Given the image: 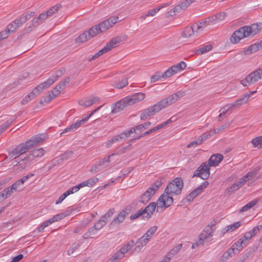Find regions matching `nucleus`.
<instances>
[{
    "label": "nucleus",
    "instance_id": "338daca9",
    "mask_svg": "<svg viewBox=\"0 0 262 262\" xmlns=\"http://www.w3.org/2000/svg\"><path fill=\"white\" fill-rule=\"evenodd\" d=\"M175 74L174 72L173 71V69L171 68H169L163 74L162 77L164 78L170 77L172 75Z\"/></svg>",
    "mask_w": 262,
    "mask_h": 262
},
{
    "label": "nucleus",
    "instance_id": "7c9ffc66",
    "mask_svg": "<svg viewBox=\"0 0 262 262\" xmlns=\"http://www.w3.org/2000/svg\"><path fill=\"white\" fill-rule=\"evenodd\" d=\"M262 47V41L260 43H255L251 45L248 47L245 51L246 54H249L254 53L259 50V48Z\"/></svg>",
    "mask_w": 262,
    "mask_h": 262
},
{
    "label": "nucleus",
    "instance_id": "a19ab883",
    "mask_svg": "<svg viewBox=\"0 0 262 262\" xmlns=\"http://www.w3.org/2000/svg\"><path fill=\"white\" fill-rule=\"evenodd\" d=\"M50 17L46 11L40 13L38 16L34 17L39 25L42 24L47 18Z\"/></svg>",
    "mask_w": 262,
    "mask_h": 262
},
{
    "label": "nucleus",
    "instance_id": "dca6fc26",
    "mask_svg": "<svg viewBox=\"0 0 262 262\" xmlns=\"http://www.w3.org/2000/svg\"><path fill=\"white\" fill-rule=\"evenodd\" d=\"M159 111V108L157 107V105L155 104L149 106L148 108L142 110L140 114V118L141 120H145L148 117L154 115Z\"/></svg>",
    "mask_w": 262,
    "mask_h": 262
},
{
    "label": "nucleus",
    "instance_id": "4468645a",
    "mask_svg": "<svg viewBox=\"0 0 262 262\" xmlns=\"http://www.w3.org/2000/svg\"><path fill=\"white\" fill-rule=\"evenodd\" d=\"M119 20V17L113 16L99 23V32H104L117 23Z\"/></svg>",
    "mask_w": 262,
    "mask_h": 262
},
{
    "label": "nucleus",
    "instance_id": "72a5a7b5",
    "mask_svg": "<svg viewBox=\"0 0 262 262\" xmlns=\"http://www.w3.org/2000/svg\"><path fill=\"white\" fill-rule=\"evenodd\" d=\"M246 242L244 240L243 238H241L237 240L234 244H233V246L236 250L239 251L243 248L246 246Z\"/></svg>",
    "mask_w": 262,
    "mask_h": 262
},
{
    "label": "nucleus",
    "instance_id": "a211bd4d",
    "mask_svg": "<svg viewBox=\"0 0 262 262\" xmlns=\"http://www.w3.org/2000/svg\"><path fill=\"white\" fill-rule=\"evenodd\" d=\"M35 12L29 11L26 14H22L19 18L15 19L14 20L16 21L18 27L23 25L28 20L30 19L32 17L35 15Z\"/></svg>",
    "mask_w": 262,
    "mask_h": 262
},
{
    "label": "nucleus",
    "instance_id": "09e8293b",
    "mask_svg": "<svg viewBox=\"0 0 262 262\" xmlns=\"http://www.w3.org/2000/svg\"><path fill=\"white\" fill-rule=\"evenodd\" d=\"M212 46L211 45L205 46L196 51V53L199 55H201L205 53L212 49Z\"/></svg>",
    "mask_w": 262,
    "mask_h": 262
},
{
    "label": "nucleus",
    "instance_id": "603ef678",
    "mask_svg": "<svg viewBox=\"0 0 262 262\" xmlns=\"http://www.w3.org/2000/svg\"><path fill=\"white\" fill-rule=\"evenodd\" d=\"M123 139L121 134L119 135L115 136L112 139L110 140L106 143V147H109L111 145L114 143L120 141Z\"/></svg>",
    "mask_w": 262,
    "mask_h": 262
},
{
    "label": "nucleus",
    "instance_id": "69168bd1",
    "mask_svg": "<svg viewBox=\"0 0 262 262\" xmlns=\"http://www.w3.org/2000/svg\"><path fill=\"white\" fill-rule=\"evenodd\" d=\"M141 215L144 216V214L142 210L140 209L139 210H138L135 213L132 214L130 216V219L131 220H134L135 219L138 218L139 217H140Z\"/></svg>",
    "mask_w": 262,
    "mask_h": 262
},
{
    "label": "nucleus",
    "instance_id": "2f4dec72",
    "mask_svg": "<svg viewBox=\"0 0 262 262\" xmlns=\"http://www.w3.org/2000/svg\"><path fill=\"white\" fill-rule=\"evenodd\" d=\"M186 67V64L185 62L182 61L176 65H174L171 67L173 69V71L175 74L182 71L184 70Z\"/></svg>",
    "mask_w": 262,
    "mask_h": 262
},
{
    "label": "nucleus",
    "instance_id": "393cba45",
    "mask_svg": "<svg viewBox=\"0 0 262 262\" xmlns=\"http://www.w3.org/2000/svg\"><path fill=\"white\" fill-rule=\"evenodd\" d=\"M45 135L38 134L32 137L31 139L28 140V142L30 143L31 148L37 145L38 143L45 139Z\"/></svg>",
    "mask_w": 262,
    "mask_h": 262
},
{
    "label": "nucleus",
    "instance_id": "a878e982",
    "mask_svg": "<svg viewBox=\"0 0 262 262\" xmlns=\"http://www.w3.org/2000/svg\"><path fill=\"white\" fill-rule=\"evenodd\" d=\"M97 100V98L91 97L90 98H86L80 100L78 101V103L80 105L86 107L92 105L94 103L96 102Z\"/></svg>",
    "mask_w": 262,
    "mask_h": 262
},
{
    "label": "nucleus",
    "instance_id": "b1692460",
    "mask_svg": "<svg viewBox=\"0 0 262 262\" xmlns=\"http://www.w3.org/2000/svg\"><path fill=\"white\" fill-rule=\"evenodd\" d=\"M148 242V238L143 235L135 242V250L137 251V253H139L142 247L145 246Z\"/></svg>",
    "mask_w": 262,
    "mask_h": 262
},
{
    "label": "nucleus",
    "instance_id": "423d86ee",
    "mask_svg": "<svg viewBox=\"0 0 262 262\" xmlns=\"http://www.w3.org/2000/svg\"><path fill=\"white\" fill-rule=\"evenodd\" d=\"M184 91H178L177 92L162 99L161 100L156 103V104L160 111L161 110L176 102L180 98L184 96Z\"/></svg>",
    "mask_w": 262,
    "mask_h": 262
},
{
    "label": "nucleus",
    "instance_id": "3c124183",
    "mask_svg": "<svg viewBox=\"0 0 262 262\" xmlns=\"http://www.w3.org/2000/svg\"><path fill=\"white\" fill-rule=\"evenodd\" d=\"M65 88L64 84H61V83L56 85L51 91L52 93H54V96H57L60 93L61 91L64 89Z\"/></svg>",
    "mask_w": 262,
    "mask_h": 262
},
{
    "label": "nucleus",
    "instance_id": "7ed1b4c3",
    "mask_svg": "<svg viewBox=\"0 0 262 262\" xmlns=\"http://www.w3.org/2000/svg\"><path fill=\"white\" fill-rule=\"evenodd\" d=\"M145 97V94L143 93H137L126 97L116 103L112 110V112L113 113H118L128 105H133L143 100Z\"/></svg>",
    "mask_w": 262,
    "mask_h": 262
},
{
    "label": "nucleus",
    "instance_id": "e2e57ef3",
    "mask_svg": "<svg viewBox=\"0 0 262 262\" xmlns=\"http://www.w3.org/2000/svg\"><path fill=\"white\" fill-rule=\"evenodd\" d=\"M128 84L127 80L126 77L122 79L121 81L118 82L115 84V87L118 89H121L127 85Z\"/></svg>",
    "mask_w": 262,
    "mask_h": 262
},
{
    "label": "nucleus",
    "instance_id": "0e129e2a",
    "mask_svg": "<svg viewBox=\"0 0 262 262\" xmlns=\"http://www.w3.org/2000/svg\"><path fill=\"white\" fill-rule=\"evenodd\" d=\"M18 28L19 27H18V25L16 24V21L14 20L13 22H12L8 26L7 29L10 32H13L15 31L16 30H17Z\"/></svg>",
    "mask_w": 262,
    "mask_h": 262
},
{
    "label": "nucleus",
    "instance_id": "2eb2a0df",
    "mask_svg": "<svg viewBox=\"0 0 262 262\" xmlns=\"http://www.w3.org/2000/svg\"><path fill=\"white\" fill-rule=\"evenodd\" d=\"M208 184L209 183L207 181L204 182L198 188L192 190L191 193L186 196L185 198L187 202H191L192 201L195 197L201 193L204 189L207 187Z\"/></svg>",
    "mask_w": 262,
    "mask_h": 262
},
{
    "label": "nucleus",
    "instance_id": "bf43d9fd",
    "mask_svg": "<svg viewBox=\"0 0 262 262\" xmlns=\"http://www.w3.org/2000/svg\"><path fill=\"white\" fill-rule=\"evenodd\" d=\"M80 243H75L73 244L71 248L68 250V254L71 255L80 246Z\"/></svg>",
    "mask_w": 262,
    "mask_h": 262
},
{
    "label": "nucleus",
    "instance_id": "aec40b11",
    "mask_svg": "<svg viewBox=\"0 0 262 262\" xmlns=\"http://www.w3.org/2000/svg\"><path fill=\"white\" fill-rule=\"evenodd\" d=\"M156 208V203H150L144 209H142L144 215L143 216V218L149 219L153 214Z\"/></svg>",
    "mask_w": 262,
    "mask_h": 262
},
{
    "label": "nucleus",
    "instance_id": "ea45409f",
    "mask_svg": "<svg viewBox=\"0 0 262 262\" xmlns=\"http://www.w3.org/2000/svg\"><path fill=\"white\" fill-rule=\"evenodd\" d=\"M251 143L254 147L262 148V136L254 138L252 140Z\"/></svg>",
    "mask_w": 262,
    "mask_h": 262
},
{
    "label": "nucleus",
    "instance_id": "6ab92c4d",
    "mask_svg": "<svg viewBox=\"0 0 262 262\" xmlns=\"http://www.w3.org/2000/svg\"><path fill=\"white\" fill-rule=\"evenodd\" d=\"M223 156L222 155L217 154L212 155L208 160L207 164L210 166H216L223 160Z\"/></svg>",
    "mask_w": 262,
    "mask_h": 262
},
{
    "label": "nucleus",
    "instance_id": "680f3d73",
    "mask_svg": "<svg viewBox=\"0 0 262 262\" xmlns=\"http://www.w3.org/2000/svg\"><path fill=\"white\" fill-rule=\"evenodd\" d=\"M181 10V9L180 8V6L178 5L176 6L175 7H174L173 9L168 11V13L169 15L172 16L176 15L177 13L180 12Z\"/></svg>",
    "mask_w": 262,
    "mask_h": 262
},
{
    "label": "nucleus",
    "instance_id": "412c9836",
    "mask_svg": "<svg viewBox=\"0 0 262 262\" xmlns=\"http://www.w3.org/2000/svg\"><path fill=\"white\" fill-rule=\"evenodd\" d=\"M98 111V107L93 111L86 118L81 120H77L74 123L71 125V128H73V130L76 129L77 128L80 127L82 124L85 123L94 114Z\"/></svg>",
    "mask_w": 262,
    "mask_h": 262
},
{
    "label": "nucleus",
    "instance_id": "473e14b6",
    "mask_svg": "<svg viewBox=\"0 0 262 262\" xmlns=\"http://www.w3.org/2000/svg\"><path fill=\"white\" fill-rule=\"evenodd\" d=\"M97 228L96 227V224H95L94 226L90 228L88 231L84 234V238H93L95 235L97 234Z\"/></svg>",
    "mask_w": 262,
    "mask_h": 262
},
{
    "label": "nucleus",
    "instance_id": "5fc2aeb1",
    "mask_svg": "<svg viewBox=\"0 0 262 262\" xmlns=\"http://www.w3.org/2000/svg\"><path fill=\"white\" fill-rule=\"evenodd\" d=\"M182 247V244H180L178 245L177 246L174 247L173 249H172L168 253V255H170V256L173 257L174 255H176L181 249Z\"/></svg>",
    "mask_w": 262,
    "mask_h": 262
},
{
    "label": "nucleus",
    "instance_id": "f8f14e48",
    "mask_svg": "<svg viewBox=\"0 0 262 262\" xmlns=\"http://www.w3.org/2000/svg\"><path fill=\"white\" fill-rule=\"evenodd\" d=\"M210 166L207 164V162L203 163L194 171L193 177H200L203 180L207 179L210 175Z\"/></svg>",
    "mask_w": 262,
    "mask_h": 262
},
{
    "label": "nucleus",
    "instance_id": "f3484780",
    "mask_svg": "<svg viewBox=\"0 0 262 262\" xmlns=\"http://www.w3.org/2000/svg\"><path fill=\"white\" fill-rule=\"evenodd\" d=\"M212 236V229L210 226H206L202 232L200 234L198 239L200 240V244H203L207 239Z\"/></svg>",
    "mask_w": 262,
    "mask_h": 262
},
{
    "label": "nucleus",
    "instance_id": "37998d69",
    "mask_svg": "<svg viewBox=\"0 0 262 262\" xmlns=\"http://www.w3.org/2000/svg\"><path fill=\"white\" fill-rule=\"evenodd\" d=\"M235 249L233 247V245L231 247L229 248L226 252H225L223 255V258L227 259L229 257H232L235 254Z\"/></svg>",
    "mask_w": 262,
    "mask_h": 262
},
{
    "label": "nucleus",
    "instance_id": "f257e3e1",
    "mask_svg": "<svg viewBox=\"0 0 262 262\" xmlns=\"http://www.w3.org/2000/svg\"><path fill=\"white\" fill-rule=\"evenodd\" d=\"M183 186V180L181 178L178 177L172 180L167 184L164 193L158 199V206L167 208L171 205L173 202L172 196L180 194Z\"/></svg>",
    "mask_w": 262,
    "mask_h": 262
},
{
    "label": "nucleus",
    "instance_id": "8fccbe9b",
    "mask_svg": "<svg viewBox=\"0 0 262 262\" xmlns=\"http://www.w3.org/2000/svg\"><path fill=\"white\" fill-rule=\"evenodd\" d=\"M55 81H56V79H53L51 77L48 78L46 81L40 83V85L43 89H46L50 87Z\"/></svg>",
    "mask_w": 262,
    "mask_h": 262
},
{
    "label": "nucleus",
    "instance_id": "39448f33",
    "mask_svg": "<svg viewBox=\"0 0 262 262\" xmlns=\"http://www.w3.org/2000/svg\"><path fill=\"white\" fill-rule=\"evenodd\" d=\"M31 148L30 143L27 141L17 145L11 152L9 153L8 157L9 159L15 160L16 164H19V166H20V163H21V160H20V159L18 158Z\"/></svg>",
    "mask_w": 262,
    "mask_h": 262
},
{
    "label": "nucleus",
    "instance_id": "13d9d810",
    "mask_svg": "<svg viewBox=\"0 0 262 262\" xmlns=\"http://www.w3.org/2000/svg\"><path fill=\"white\" fill-rule=\"evenodd\" d=\"M159 129H160V127H159V125H157V126L151 128V129H150L149 130H148V131H146L145 132V133H144L143 134H141V135L139 136L138 137H137L136 139H135V140L136 139H140V138L142 137H144V136H145L146 135H148L150 134H151Z\"/></svg>",
    "mask_w": 262,
    "mask_h": 262
},
{
    "label": "nucleus",
    "instance_id": "864d4df0",
    "mask_svg": "<svg viewBox=\"0 0 262 262\" xmlns=\"http://www.w3.org/2000/svg\"><path fill=\"white\" fill-rule=\"evenodd\" d=\"M207 26L206 24H201V21L199 24H194L192 26L193 29L194 30V32L196 33H199L203 31V28Z\"/></svg>",
    "mask_w": 262,
    "mask_h": 262
},
{
    "label": "nucleus",
    "instance_id": "1a4fd4ad",
    "mask_svg": "<svg viewBox=\"0 0 262 262\" xmlns=\"http://www.w3.org/2000/svg\"><path fill=\"white\" fill-rule=\"evenodd\" d=\"M44 155V150L42 148H35L27 154L26 157L21 159V163H20V167L23 169L30 164L35 158L41 157Z\"/></svg>",
    "mask_w": 262,
    "mask_h": 262
},
{
    "label": "nucleus",
    "instance_id": "c03bdc74",
    "mask_svg": "<svg viewBox=\"0 0 262 262\" xmlns=\"http://www.w3.org/2000/svg\"><path fill=\"white\" fill-rule=\"evenodd\" d=\"M150 122L148 121L143 124L136 126L135 127H134V132L136 133H137V130L140 132L143 130L147 128L150 125Z\"/></svg>",
    "mask_w": 262,
    "mask_h": 262
},
{
    "label": "nucleus",
    "instance_id": "c85d7f7f",
    "mask_svg": "<svg viewBox=\"0 0 262 262\" xmlns=\"http://www.w3.org/2000/svg\"><path fill=\"white\" fill-rule=\"evenodd\" d=\"M39 26L37 21L34 18L30 22L27 23L25 28V31L26 32H30L35 29L36 27Z\"/></svg>",
    "mask_w": 262,
    "mask_h": 262
},
{
    "label": "nucleus",
    "instance_id": "20e7f679",
    "mask_svg": "<svg viewBox=\"0 0 262 262\" xmlns=\"http://www.w3.org/2000/svg\"><path fill=\"white\" fill-rule=\"evenodd\" d=\"M257 171V170H253L249 171L246 174L241 178L238 181L235 182L231 186L228 188L226 191L228 192L232 193L237 190L246 182L251 181V183H252L256 181L258 179Z\"/></svg>",
    "mask_w": 262,
    "mask_h": 262
},
{
    "label": "nucleus",
    "instance_id": "58836bf2",
    "mask_svg": "<svg viewBox=\"0 0 262 262\" xmlns=\"http://www.w3.org/2000/svg\"><path fill=\"white\" fill-rule=\"evenodd\" d=\"M258 202L257 200H254L248 204H247L246 205L243 206L239 210V212H243L245 211H247L249 210H250L252 207H253Z\"/></svg>",
    "mask_w": 262,
    "mask_h": 262
},
{
    "label": "nucleus",
    "instance_id": "6e6d98bb",
    "mask_svg": "<svg viewBox=\"0 0 262 262\" xmlns=\"http://www.w3.org/2000/svg\"><path fill=\"white\" fill-rule=\"evenodd\" d=\"M60 8V6L58 5H56L51 8H50L48 10H47L46 12H47L48 14H49V16L51 17L53 14H55L58 12Z\"/></svg>",
    "mask_w": 262,
    "mask_h": 262
},
{
    "label": "nucleus",
    "instance_id": "774afa93",
    "mask_svg": "<svg viewBox=\"0 0 262 262\" xmlns=\"http://www.w3.org/2000/svg\"><path fill=\"white\" fill-rule=\"evenodd\" d=\"M212 136V132L210 130L208 132H206L203 134L202 135H201L200 138H201V140L202 141H205L207 140L209 137H211Z\"/></svg>",
    "mask_w": 262,
    "mask_h": 262
},
{
    "label": "nucleus",
    "instance_id": "de8ad7c7",
    "mask_svg": "<svg viewBox=\"0 0 262 262\" xmlns=\"http://www.w3.org/2000/svg\"><path fill=\"white\" fill-rule=\"evenodd\" d=\"M157 230V227L156 226H152L147 231V232L144 234V236L148 238L149 241L151 238L152 235L156 232Z\"/></svg>",
    "mask_w": 262,
    "mask_h": 262
},
{
    "label": "nucleus",
    "instance_id": "4be33fe9",
    "mask_svg": "<svg viewBox=\"0 0 262 262\" xmlns=\"http://www.w3.org/2000/svg\"><path fill=\"white\" fill-rule=\"evenodd\" d=\"M127 209L122 210L118 215L113 220L111 223L112 225H118L123 222L128 213L126 211Z\"/></svg>",
    "mask_w": 262,
    "mask_h": 262
},
{
    "label": "nucleus",
    "instance_id": "49530a36",
    "mask_svg": "<svg viewBox=\"0 0 262 262\" xmlns=\"http://www.w3.org/2000/svg\"><path fill=\"white\" fill-rule=\"evenodd\" d=\"M194 32V30L193 29L192 26V27H188L185 28L184 31H183L182 33V35L184 37H189L190 36H191Z\"/></svg>",
    "mask_w": 262,
    "mask_h": 262
},
{
    "label": "nucleus",
    "instance_id": "4c0bfd02",
    "mask_svg": "<svg viewBox=\"0 0 262 262\" xmlns=\"http://www.w3.org/2000/svg\"><path fill=\"white\" fill-rule=\"evenodd\" d=\"M90 38L89 36H88L87 32H84L83 33L81 34L78 37H77L75 39V42L76 43H82L84 42L89 39H90Z\"/></svg>",
    "mask_w": 262,
    "mask_h": 262
},
{
    "label": "nucleus",
    "instance_id": "f03ea898",
    "mask_svg": "<svg viewBox=\"0 0 262 262\" xmlns=\"http://www.w3.org/2000/svg\"><path fill=\"white\" fill-rule=\"evenodd\" d=\"M261 29L262 23L252 24L250 26L240 27L231 36L230 41L232 43H237L244 38L252 37L257 34Z\"/></svg>",
    "mask_w": 262,
    "mask_h": 262
},
{
    "label": "nucleus",
    "instance_id": "6e6552de",
    "mask_svg": "<svg viewBox=\"0 0 262 262\" xmlns=\"http://www.w3.org/2000/svg\"><path fill=\"white\" fill-rule=\"evenodd\" d=\"M135 242L133 239L129 241L125 244L119 250H118L114 255L119 260L124 257L125 254L128 252L130 255L137 253V251L135 250Z\"/></svg>",
    "mask_w": 262,
    "mask_h": 262
},
{
    "label": "nucleus",
    "instance_id": "052dcab7",
    "mask_svg": "<svg viewBox=\"0 0 262 262\" xmlns=\"http://www.w3.org/2000/svg\"><path fill=\"white\" fill-rule=\"evenodd\" d=\"M195 0H185L179 4L181 10H184L187 8L191 3L195 2Z\"/></svg>",
    "mask_w": 262,
    "mask_h": 262
},
{
    "label": "nucleus",
    "instance_id": "9d476101",
    "mask_svg": "<svg viewBox=\"0 0 262 262\" xmlns=\"http://www.w3.org/2000/svg\"><path fill=\"white\" fill-rule=\"evenodd\" d=\"M248 95H243L240 98L237 99L236 101L227 104L223 107L220 112H221V114L219 116V121H221L220 118L222 117L228 111L234 109L236 107H238L242 105L247 103L248 100Z\"/></svg>",
    "mask_w": 262,
    "mask_h": 262
},
{
    "label": "nucleus",
    "instance_id": "5701e85b",
    "mask_svg": "<svg viewBox=\"0 0 262 262\" xmlns=\"http://www.w3.org/2000/svg\"><path fill=\"white\" fill-rule=\"evenodd\" d=\"M115 212V209H109L99 220V229L103 227L107 223L108 219L113 215Z\"/></svg>",
    "mask_w": 262,
    "mask_h": 262
},
{
    "label": "nucleus",
    "instance_id": "0eeeda50",
    "mask_svg": "<svg viewBox=\"0 0 262 262\" xmlns=\"http://www.w3.org/2000/svg\"><path fill=\"white\" fill-rule=\"evenodd\" d=\"M162 184L163 179L161 178L158 179L140 197L139 202L143 204L147 203Z\"/></svg>",
    "mask_w": 262,
    "mask_h": 262
},
{
    "label": "nucleus",
    "instance_id": "e433bc0d",
    "mask_svg": "<svg viewBox=\"0 0 262 262\" xmlns=\"http://www.w3.org/2000/svg\"><path fill=\"white\" fill-rule=\"evenodd\" d=\"M71 213V211L69 210H67L66 211H64L63 212L60 213L59 214H57L55 215H54L52 218L54 220V222H57L58 221H60L62 219H63L66 216H68Z\"/></svg>",
    "mask_w": 262,
    "mask_h": 262
},
{
    "label": "nucleus",
    "instance_id": "9b49d317",
    "mask_svg": "<svg viewBox=\"0 0 262 262\" xmlns=\"http://www.w3.org/2000/svg\"><path fill=\"white\" fill-rule=\"evenodd\" d=\"M262 79V68H259L250 73L246 77L241 80V83L247 86Z\"/></svg>",
    "mask_w": 262,
    "mask_h": 262
},
{
    "label": "nucleus",
    "instance_id": "cd10ccee",
    "mask_svg": "<svg viewBox=\"0 0 262 262\" xmlns=\"http://www.w3.org/2000/svg\"><path fill=\"white\" fill-rule=\"evenodd\" d=\"M241 225L240 222H236L230 225L226 226L224 229H222L221 232L223 234H225L227 232H231L238 228Z\"/></svg>",
    "mask_w": 262,
    "mask_h": 262
},
{
    "label": "nucleus",
    "instance_id": "4d7b16f0",
    "mask_svg": "<svg viewBox=\"0 0 262 262\" xmlns=\"http://www.w3.org/2000/svg\"><path fill=\"white\" fill-rule=\"evenodd\" d=\"M44 89L41 86L40 84L37 86H36L31 92L32 94V97H35L37 95L39 94Z\"/></svg>",
    "mask_w": 262,
    "mask_h": 262
},
{
    "label": "nucleus",
    "instance_id": "c756f323",
    "mask_svg": "<svg viewBox=\"0 0 262 262\" xmlns=\"http://www.w3.org/2000/svg\"><path fill=\"white\" fill-rule=\"evenodd\" d=\"M98 181V179L97 178L93 177L79 183V186H83V187L85 186L92 187L95 185Z\"/></svg>",
    "mask_w": 262,
    "mask_h": 262
},
{
    "label": "nucleus",
    "instance_id": "a18cd8bd",
    "mask_svg": "<svg viewBox=\"0 0 262 262\" xmlns=\"http://www.w3.org/2000/svg\"><path fill=\"white\" fill-rule=\"evenodd\" d=\"M56 96H54V93L52 91H49L47 96H44L42 100H40V103H48L55 98Z\"/></svg>",
    "mask_w": 262,
    "mask_h": 262
},
{
    "label": "nucleus",
    "instance_id": "c9c22d12",
    "mask_svg": "<svg viewBox=\"0 0 262 262\" xmlns=\"http://www.w3.org/2000/svg\"><path fill=\"white\" fill-rule=\"evenodd\" d=\"M86 32L88 36H89L90 38L96 36L98 34V25L93 26Z\"/></svg>",
    "mask_w": 262,
    "mask_h": 262
},
{
    "label": "nucleus",
    "instance_id": "bb28decb",
    "mask_svg": "<svg viewBox=\"0 0 262 262\" xmlns=\"http://www.w3.org/2000/svg\"><path fill=\"white\" fill-rule=\"evenodd\" d=\"M17 191L16 188L13 187L12 185L4 190H3L1 193L0 196L2 198L3 200H5L6 198L10 196L13 193Z\"/></svg>",
    "mask_w": 262,
    "mask_h": 262
},
{
    "label": "nucleus",
    "instance_id": "f704fd0d",
    "mask_svg": "<svg viewBox=\"0 0 262 262\" xmlns=\"http://www.w3.org/2000/svg\"><path fill=\"white\" fill-rule=\"evenodd\" d=\"M218 23L215 15L206 18L201 21V24H206L207 26L213 25Z\"/></svg>",
    "mask_w": 262,
    "mask_h": 262
},
{
    "label": "nucleus",
    "instance_id": "79ce46f5",
    "mask_svg": "<svg viewBox=\"0 0 262 262\" xmlns=\"http://www.w3.org/2000/svg\"><path fill=\"white\" fill-rule=\"evenodd\" d=\"M15 119L16 118H15L14 119L11 118L9 119L6 122L0 125V135L13 123Z\"/></svg>",
    "mask_w": 262,
    "mask_h": 262
},
{
    "label": "nucleus",
    "instance_id": "ddd939ff",
    "mask_svg": "<svg viewBox=\"0 0 262 262\" xmlns=\"http://www.w3.org/2000/svg\"><path fill=\"white\" fill-rule=\"evenodd\" d=\"M125 40L123 36H116L112 38L101 50H99V56L118 46Z\"/></svg>",
    "mask_w": 262,
    "mask_h": 262
}]
</instances>
